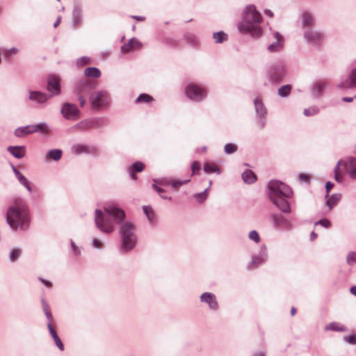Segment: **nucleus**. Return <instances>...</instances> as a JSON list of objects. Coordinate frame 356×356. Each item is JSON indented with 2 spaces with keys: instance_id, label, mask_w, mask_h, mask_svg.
Returning a JSON list of instances; mask_svg holds the SVG:
<instances>
[{
  "instance_id": "28",
  "label": "nucleus",
  "mask_w": 356,
  "mask_h": 356,
  "mask_svg": "<svg viewBox=\"0 0 356 356\" xmlns=\"http://www.w3.org/2000/svg\"><path fill=\"white\" fill-rule=\"evenodd\" d=\"M93 148L89 147L88 145L84 144H74L72 147V152L76 155L81 154H90L92 152Z\"/></svg>"
},
{
  "instance_id": "62",
  "label": "nucleus",
  "mask_w": 356,
  "mask_h": 356,
  "mask_svg": "<svg viewBox=\"0 0 356 356\" xmlns=\"http://www.w3.org/2000/svg\"><path fill=\"white\" fill-rule=\"evenodd\" d=\"M333 186H334V184L332 182H331L330 181H328L326 182V184H325V191H326L325 197H328L329 193L332 189Z\"/></svg>"
},
{
  "instance_id": "4",
  "label": "nucleus",
  "mask_w": 356,
  "mask_h": 356,
  "mask_svg": "<svg viewBox=\"0 0 356 356\" xmlns=\"http://www.w3.org/2000/svg\"><path fill=\"white\" fill-rule=\"evenodd\" d=\"M6 222L13 230L28 229L31 222L30 211L24 200L18 197L13 201V204L7 209Z\"/></svg>"
},
{
  "instance_id": "55",
  "label": "nucleus",
  "mask_w": 356,
  "mask_h": 356,
  "mask_svg": "<svg viewBox=\"0 0 356 356\" xmlns=\"http://www.w3.org/2000/svg\"><path fill=\"white\" fill-rule=\"evenodd\" d=\"M314 225H321L325 228H330L331 227V222L327 218L321 219L318 221H316Z\"/></svg>"
},
{
  "instance_id": "18",
  "label": "nucleus",
  "mask_w": 356,
  "mask_h": 356,
  "mask_svg": "<svg viewBox=\"0 0 356 356\" xmlns=\"http://www.w3.org/2000/svg\"><path fill=\"white\" fill-rule=\"evenodd\" d=\"M255 112L258 117L257 122L261 129L264 128L266 124L267 110L264 105L261 99L256 97L254 99Z\"/></svg>"
},
{
  "instance_id": "15",
  "label": "nucleus",
  "mask_w": 356,
  "mask_h": 356,
  "mask_svg": "<svg viewBox=\"0 0 356 356\" xmlns=\"http://www.w3.org/2000/svg\"><path fill=\"white\" fill-rule=\"evenodd\" d=\"M63 117L68 120H76L80 118V111L77 106L72 103H65L60 109Z\"/></svg>"
},
{
  "instance_id": "53",
  "label": "nucleus",
  "mask_w": 356,
  "mask_h": 356,
  "mask_svg": "<svg viewBox=\"0 0 356 356\" xmlns=\"http://www.w3.org/2000/svg\"><path fill=\"white\" fill-rule=\"evenodd\" d=\"M342 162H343V161H342V160H339V161L337 162V165H336V166H335V168H334V174H335V175H334V179H335L336 181H337V182H339V183H341V182H342V181H343V180H342V178L341 177V176H340V175H339V173L338 172V171H339V165H340L341 163H342Z\"/></svg>"
},
{
  "instance_id": "34",
  "label": "nucleus",
  "mask_w": 356,
  "mask_h": 356,
  "mask_svg": "<svg viewBox=\"0 0 356 356\" xmlns=\"http://www.w3.org/2000/svg\"><path fill=\"white\" fill-rule=\"evenodd\" d=\"M203 170L207 174L216 173L217 175H220L221 173L220 168L217 165L210 162H205L204 163Z\"/></svg>"
},
{
  "instance_id": "10",
  "label": "nucleus",
  "mask_w": 356,
  "mask_h": 356,
  "mask_svg": "<svg viewBox=\"0 0 356 356\" xmlns=\"http://www.w3.org/2000/svg\"><path fill=\"white\" fill-rule=\"evenodd\" d=\"M187 97L195 102L202 101L207 97V91L203 88L194 83H189L185 89Z\"/></svg>"
},
{
  "instance_id": "23",
  "label": "nucleus",
  "mask_w": 356,
  "mask_h": 356,
  "mask_svg": "<svg viewBox=\"0 0 356 356\" xmlns=\"http://www.w3.org/2000/svg\"><path fill=\"white\" fill-rule=\"evenodd\" d=\"M273 36L275 41L269 44L267 47V49L268 51L272 53L278 52L283 48V44L282 43V41L283 40V36L277 31H275L273 33Z\"/></svg>"
},
{
  "instance_id": "21",
  "label": "nucleus",
  "mask_w": 356,
  "mask_h": 356,
  "mask_svg": "<svg viewBox=\"0 0 356 356\" xmlns=\"http://www.w3.org/2000/svg\"><path fill=\"white\" fill-rule=\"evenodd\" d=\"M200 300L201 302L207 303L209 309L211 311L216 312L219 308V305L216 295L211 292L203 293L200 296Z\"/></svg>"
},
{
  "instance_id": "50",
  "label": "nucleus",
  "mask_w": 356,
  "mask_h": 356,
  "mask_svg": "<svg viewBox=\"0 0 356 356\" xmlns=\"http://www.w3.org/2000/svg\"><path fill=\"white\" fill-rule=\"evenodd\" d=\"M237 146L232 143H227L224 147V151L227 154H232L236 152Z\"/></svg>"
},
{
  "instance_id": "64",
  "label": "nucleus",
  "mask_w": 356,
  "mask_h": 356,
  "mask_svg": "<svg viewBox=\"0 0 356 356\" xmlns=\"http://www.w3.org/2000/svg\"><path fill=\"white\" fill-rule=\"evenodd\" d=\"M39 280L48 288H51L52 286V283L48 280H46L42 277H40Z\"/></svg>"
},
{
  "instance_id": "35",
  "label": "nucleus",
  "mask_w": 356,
  "mask_h": 356,
  "mask_svg": "<svg viewBox=\"0 0 356 356\" xmlns=\"http://www.w3.org/2000/svg\"><path fill=\"white\" fill-rule=\"evenodd\" d=\"M184 39L193 47L199 44V39L196 35L192 32H186L183 35Z\"/></svg>"
},
{
  "instance_id": "52",
  "label": "nucleus",
  "mask_w": 356,
  "mask_h": 356,
  "mask_svg": "<svg viewBox=\"0 0 356 356\" xmlns=\"http://www.w3.org/2000/svg\"><path fill=\"white\" fill-rule=\"evenodd\" d=\"M20 250L18 248H14L13 249L9 255V259L11 262H15L16 260L18 259V258L20 256Z\"/></svg>"
},
{
  "instance_id": "26",
  "label": "nucleus",
  "mask_w": 356,
  "mask_h": 356,
  "mask_svg": "<svg viewBox=\"0 0 356 356\" xmlns=\"http://www.w3.org/2000/svg\"><path fill=\"white\" fill-rule=\"evenodd\" d=\"M11 168H12V170L17 178V179L18 180V181L22 184L23 185L24 187H26V188L27 189V191L29 192V193H31L32 192V189H31V185H30V182L29 181L26 179V177L25 176H24L15 167L13 164H11Z\"/></svg>"
},
{
  "instance_id": "33",
  "label": "nucleus",
  "mask_w": 356,
  "mask_h": 356,
  "mask_svg": "<svg viewBox=\"0 0 356 356\" xmlns=\"http://www.w3.org/2000/svg\"><path fill=\"white\" fill-rule=\"evenodd\" d=\"M242 179L245 184H251L257 180V177L251 170H245L242 173Z\"/></svg>"
},
{
  "instance_id": "16",
  "label": "nucleus",
  "mask_w": 356,
  "mask_h": 356,
  "mask_svg": "<svg viewBox=\"0 0 356 356\" xmlns=\"http://www.w3.org/2000/svg\"><path fill=\"white\" fill-rule=\"evenodd\" d=\"M337 87L340 89L356 88V61L352 65L351 69L344 80Z\"/></svg>"
},
{
  "instance_id": "20",
  "label": "nucleus",
  "mask_w": 356,
  "mask_h": 356,
  "mask_svg": "<svg viewBox=\"0 0 356 356\" xmlns=\"http://www.w3.org/2000/svg\"><path fill=\"white\" fill-rule=\"evenodd\" d=\"M47 90L53 96L58 95L61 92L60 79L54 74H50L47 77Z\"/></svg>"
},
{
  "instance_id": "19",
  "label": "nucleus",
  "mask_w": 356,
  "mask_h": 356,
  "mask_svg": "<svg viewBox=\"0 0 356 356\" xmlns=\"http://www.w3.org/2000/svg\"><path fill=\"white\" fill-rule=\"evenodd\" d=\"M97 84L94 81L82 78L75 84L76 91L81 95L89 94L96 87Z\"/></svg>"
},
{
  "instance_id": "61",
  "label": "nucleus",
  "mask_w": 356,
  "mask_h": 356,
  "mask_svg": "<svg viewBox=\"0 0 356 356\" xmlns=\"http://www.w3.org/2000/svg\"><path fill=\"white\" fill-rule=\"evenodd\" d=\"M92 246L95 248L101 249L103 247V243L101 241L94 238L92 239Z\"/></svg>"
},
{
  "instance_id": "6",
  "label": "nucleus",
  "mask_w": 356,
  "mask_h": 356,
  "mask_svg": "<svg viewBox=\"0 0 356 356\" xmlns=\"http://www.w3.org/2000/svg\"><path fill=\"white\" fill-rule=\"evenodd\" d=\"M261 21L262 16L255 6L248 5L243 10V19L238 24V27L241 33L249 34L253 38H258L261 33L259 26Z\"/></svg>"
},
{
  "instance_id": "25",
  "label": "nucleus",
  "mask_w": 356,
  "mask_h": 356,
  "mask_svg": "<svg viewBox=\"0 0 356 356\" xmlns=\"http://www.w3.org/2000/svg\"><path fill=\"white\" fill-rule=\"evenodd\" d=\"M7 150L15 158L18 159L24 158L26 155V147L24 145L9 146Z\"/></svg>"
},
{
  "instance_id": "41",
  "label": "nucleus",
  "mask_w": 356,
  "mask_h": 356,
  "mask_svg": "<svg viewBox=\"0 0 356 356\" xmlns=\"http://www.w3.org/2000/svg\"><path fill=\"white\" fill-rule=\"evenodd\" d=\"M291 89H292L291 85H290V84L284 85L278 89V92H277L278 95L282 98L287 97L290 95Z\"/></svg>"
},
{
  "instance_id": "29",
  "label": "nucleus",
  "mask_w": 356,
  "mask_h": 356,
  "mask_svg": "<svg viewBox=\"0 0 356 356\" xmlns=\"http://www.w3.org/2000/svg\"><path fill=\"white\" fill-rule=\"evenodd\" d=\"M314 19L312 14L303 12L301 15V25L303 28L309 29L314 25Z\"/></svg>"
},
{
  "instance_id": "32",
  "label": "nucleus",
  "mask_w": 356,
  "mask_h": 356,
  "mask_svg": "<svg viewBox=\"0 0 356 356\" xmlns=\"http://www.w3.org/2000/svg\"><path fill=\"white\" fill-rule=\"evenodd\" d=\"M341 195L339 193H334L326 198V205L329 209L334 208L341 200Z\"/></svg>"
},
{
  "instance_id": "44",
  "label": "nucleus",
  "mask_w": 356,
  "mask_h": 356,
  "mask_svg": "<svg viewBox=\"0 0 356 356\" xmlns=\"http://www.w3.org/2000/svg\"><path fill=\"white\" fill-rule=\"evenodd\" d=\"M145 168V165L143 162L136 161L129 168V169L135 172H140L144 170Z\"/></svg>"
},
{
  "instance_id": "59",
  "label": "nucleus",
  "mask_w": 356,
  "mask_h": 356,
  "mask_svg": "<svg viewBox=\"0 0 356 356\" xmlns=\"http://www.w3.org/2000/svg\"><path fill=\"white\" fill-rule=\"evenodd\" d=\"M70 245L74 254L76 256L79 255L81 254V248L78 247L72 239L70 240Z\"/></svg>"
},
{
  "instance_id": "38",
  "label": "nucleus",
  "mask_w": 356,
  "mask_h": 356,
  "mask_svg": "<svg viewBox=\"0 0 356 356\" xmlns=\"http://www.w3.org/2000/svg\"><path fill=\"white\" fill-rule=\"evenodd\" d=\"M325 86L326 84L323 81L315 83L312 87L313 95L316 97H320L325 88Z\"/></svg>"
},
{
  "instance_id": "17",
  "label": "nucleus",
  "mask_w": 356,
  "mask_h": 356,
  "mask_svg": "<svg viewBox=\"0 0 356 356\" xmlns=\"http://www.w3.org/2000/svg\"><path fill=\"white\" fill-rule=\"evenodd\" d=\"M268 259V254L266 247L262 245L260 248L259 254L252 256L251 261L248 264L247 268L254 269L258 268L259 266L264 264Z\"/></svg>"
},
{
  "instance_id": "37",
  "label": "nucleus",
  "mask_w": 356,
  "mask_h": 356,
  "mask_svg": "<svg viewBox=\"0 0 356 356\" xmlns=\"http://www.w3.org/2000/svg\"><path fill=\"white\" fill-rule=\"evenodd\" d=\"M84 75L87 77L99 78L101 71L95 67H88L84 70Z\"/></svg>"
},
{
  "instance_id": "51",
  "label": "nucleus",
  "mask_w": 356,
  "mask_h": 356,
  "mask_svg": "<svg viewBox=\"0 0 356 356\" xmlns=\"http://www.w3.org/2000/svg\"><path fill=\"white\" fill-rule=\"evenodd\" d=\"M346 263L349 266H353L356 263V252L352 251L348 253Z\"/></svg>"
},
{
  "instance_id": "7",
  "label": "nucleus",
  "mask_w": 356,
  "mask_h": 356,
  "mask_svg": "<svg viewBox=\"0 0 356 356\" xmlns=\"http://www.w3.org/2000/svg\"><path fill=\"white\" fill-rule=\"evenodd\" d=\"M120 235L119 250L125 254L131 252L136 245L137 236L131 222H127L118 227Z\"/></svg>"
},
{
  "instance_id": "13",
  "label": "nucleus",
  "mask_w": 356,
  "mask_h": 356,
  "mask_svg": "<svg viewBox=\"0 0 356 356\" xmlns=\"http://www.w3.org/2000/svg\"><path fill=\"white\" fill-rule=\"evenodd\" d=\"M307 43L314 47H319L324 38L323 33L312 28L307 29L303 33Z\"/></svg>"
},
{
  "instance_id": "22",
  "label": "nucleus",
  "mask_w": 356,
  "mask_h": 356,
  "mask_svg": "<svg viewBox=\"0 0 356 356\" xmlns=\"http://www.w3.org/2000/svg\"><path fill=\"white\" fill-rule=\"evenodd\" d=\"M83 21V8L79 3H75L72 13L71 26L76 28Z\"/></svg>"
},
{
  "instance_id": "14",
  "label": "nucleus",
  "mask_w": 356,
  "mask_h": 356,
  "mask_svg": "<svg viewBox=\"0 0 356 356\" xmlns=\"http://www.w3.org/2000/svg\"><path fill=\"white\" fill-rule=\"evenodd\" d=\"M270 219L273 225L280 230L289 232L293 229L292 223L280 213H272Z\"/></svg>"
},
{
  "instance_id": "47",
  "label": "nucleus",
  "mask_w": 356,
  "mask_h": 356,
  "mask_svg": "<svg viewBox=\"0 0 356 356\" xmlns=\"http://www.w3.org/2000/svg\"><path fill=\"white\" fill-rule=\"evenodd\" d=\"M319 112V108L316 106H313L307 108H305L303 111V114L305 116H313L316 114H317Z\"/></svg>"
},
{
  "instance_id": "63",
  "label": "nucleus",
  "mask_w": 356,
  "mask_h": 356,
  "mask_svg": "<svg viewBox=\"0 0 356 356\" xmlns=\"http://www.w3.org/2000/svg\"><path fill=\"white\" fill-rule=\"evenodd\" d=\"M298 178L303 182L309 181V177L307 174L300 173L298 175Z\"/></svg>"
},
{
  "instance_id": "8",
  "label": "nucleus",
  "mask_w": 356,
  "mask_h": 356,
  "mask_svg": "<svg viewBox=\"0 0 356 356\" xmlns=\"http://www.w3.org/2000/svg\"><path fill=\"white\" fill-rule=\"evenodd\" d=\"M288 75L287 67L283 63H277L271 65L266 75L269 83L273 85L280 83Z\"/></svg>"
},
{
  "instance_id": "9",
  "label": "nucleus",
  "mask_w": 356,
  "mask_h": 356,
  "mask_svg": "<svg viewBox=\"0 0 356 356\" xmlns=\"http://www.w3.org/2000/svg\"><path fill=\"white\" fill-rule=\"evenodd\" d=\"M89 100L92 109L100 111L110 106L111 99L106 90H102L91 93Z\"/></svg>"
},
{
  "instance_id": "1",
  "label": "nucleus",
  "mask_w": 356,
  "mask_h": 356,
  "mask_svg": "<svg viewBox=\"0 0 356 356\" xmlns=\"http://www.w3.org/2000/svg\"><path fill=\"white\" fill-rule=\"evenodd\" d=\"M104 211L97 209L95 211V224L96 227L103 234H109L118 227L126 223V214L123 209L111 203L104 205Z\"/></svg>"
},
{
  "instance_id": "56",
  "label": "nucleus",
  "mask_w": 356,
  "mask_h": 356,
  "mask_svg": "<svg viewBox=\"0 0 356 356\" xmlns=\"http://www.w3.org/2000/svg\"><path fill=\"white\" fill-rule=\"evenodd\" d=\"M90 62V59L89 57L87 56H82L81 58H79L76 61L77 65H85L89 64Z\"/></svg>"
},
{
  "instance_id": "2",
  "label": "nucleus",
  "mask_w": 356,
  "mask_h": 356,
  "mask_svg": "<svg viewBox=\"0 0 356 356\" xmlns=\"http://www.w3.org/2000/svg\"><path fill=\"white\" fill-rule=\"evenodd\" d=\"M104 211L97 209L95 211V224L96 227L103 234H109L118 227L126 223V214L123 209L111 203L104 205Z\"/></svg>"
},
{
  "instance_id": "36",
  "label": "nucleus",
  "mask_w": 356,
  "mask_h": 356,
  "mask_svg": "<svg viewBox=\"0 0 356 356\" xmlns=\"http://www.w3.org/2000/svg\"><path fill=\"white\" fill-rule=\"evenodd\" d=\"M63 152L60 149H50L46 154L47 159H52L54 161H59L62 157Z\"/></svg>"
},
{
  "instance_id": "60",
  "label": "nucleus",
  "mask_w": 356,
  "mask_h": 356,
  "mask_svg": "<svg viewBox=\"0 0 356 356\" xmlns=\"http://www.w3.org/2000/svg\"><path fill=\"white\" fill-rule=\"evenodd\" d=\"M41 303H42V310H43L44 314H49V313H51L50 308H49L47 302L45 301V300L44 298L41 299Z\"/></svg>"
},
{
  "instance_id": "46",
  "label": "nucleus",
  "mask_w": 356,
  "mask_h": 356,
  "mask_svg": "<svg viewBox=\"0 0 356 356\" xmlns=\"http://www.w3.org/2000/svg\"><path fill=\"white\" fill-rule=\"evenodd\" d=\"M208 188L204 189L202 192L195 193L193 197L198 203H202L207 198Z\"/></svg>"
},
{
  "instance_id": "40",
  "label": "nucleus",
  "mask_w": 356,
  "mask_h": 356,
  "mask_svg": "<svg viewBox=\"0 0 356 356\" xmlns=\"http://www.w3.org/2000/svg\"><path fill=\"white\" fill-rule=\"evenodd\" d=\"M212 37L216 43H222L228 40V35L222 31L213 33Z\"/></svg>"
},
{
  "instance_id": "24",
  "label": "nucleus",
  "mask_w": 356,
  "mask_h": 356,
  "mask_svg": "<svg viewBox=\"0 0 356 356\" xmlns=\"http://www.w3.org/2000/svg\"><path fill=\"white\" fill-rule=\"evenodd\" d=\"M343 165L347 168V172L353 179H356V157L350 156L348 161H344Z\"/></svg>"
},
{
  "instance_id": "5",
  "label": "nucleus",
  "mask_w": 356,
  "mask_h": 356,
  "mask_svg": "<svg viewBox=\"0 0 356 356\" xmlns=\"http://www.w3.org/2000/svg\"><path fill=\"white\" fill-rule=\"evenodd\" d=\"M268 197L272 203L282 213H290L291 207L289 200L293 191L289 186L278 180H271L268 184Z\"/></svg>"
},
{
  "instance_id": "48",
  "label": "nucleus",
  "mask_w": 356,
  "mask_h": 356,
  "mask_svg": "<svg viewBox=\"0 0 356 356\" xmlns=\"http://www.w3.org/2000/svg\"><path fill=\"white\" fill-rule=\"evenodd\" d=\"M133 42H134V38H131L127 43L124 44L121 47L122 52L125 54L129 52L134 48Z\"/></svg>"
},
{
  "instance_id": "45",
  "label": "nucleus",
  "mask_w": 356,
  "mask_h": 356,
  "mask_svg": "<svg viewBox=\"0 0 356 356\" xmlns=\"http://www.w3.org/2000/svg\"><path fill=\"white\" fill-rule=\"evenodd\" d=\"M154 101V98L148 94L142 93L136 99V103H147Z\"/></svg>"
},
{
  "instance_id": "11",
  "label": "nucleus",
  "mask_w": 356,
  "mask_h": 356,
  "mask_svg": "<svg viewBox=\"0 0 356 356\" xmlns=\"http://www.w3.org/2000/svg\"><path fill=\"white\" fill-rule=\"evenodd\" d=\"M51 97V95L40 90H29V101L38 108H44Z\"/></svg>"
},
{
  "instance_id": "57",
  "label": "nucleus",
  "mask_w": 356,
  "mask_h": 356,
  "mask_svg": "<svg viewBox=\"0 0 356 356\" xmlns=\"http://www.w3.org/2000/svg\"><path fill=\"white\" fill-rule=\"evenodd\" d=\"M343 340H344V341H346L348 343L355 345V344H356V334H350L348 337H345L343 338Z\"/></svg>"
},
{
  "instance_id": "43",
  "label": "nucleus",
  "mask_w": 356,
  "mask_h": 356,
  "mask_svg": "<svg viewBox=\"0 0 356 356\" xmlns=\"http://www.w3.org/2000/svg\"><path fill=\"white\" fill-rule=\"evenodd\" d=\"M325 330L336 332H343L345 331V327L343 325H341L339 323L332 322L327 325L325 327Z\"/></svg>"
},
{
  "instance_id": "54",
  "label": "nucleus",
  "mask_w": 356,
  "mask_h": 356,
  "mask_svg": "<svg viewBox=\"0 0 356 356\" xmlns=\"http://www.w3.org/2000/svg\"><path fill=\"white\" fill-rule=\"evenodd\" d=\"M248 237L250 240H252L255 243L260 241V237L259 233L256 230H252L249 233Z\"/></svg>"
},
{
  "instance_id": "3",
  "label": "nucleus",
  "mask_w": 356,
  "mask_h": 356,
  "mask_svg": "<svg viewBox=\"0 0 356 356\" xmlns=\"http://www.w3.org/2000/svg\"><path fill=\"white\" fill-rule=\"evenodd\" d=\"M104 211L97 209L95 211V224L96 227L103 234H109L118 227L126 223V214L123 209L111 203L104 205Z\"/></svg>"
},
{
  "instance_id": "39",
  "label": "nucleus",
  "mask_w": 356,
  "mask_h": 356,
  "mask_svg": "<svg viewBox=\"0 0 356 356\" xmlns=\"http://www.w3.org/2000/svg\"><path fill=\"white\" fill-rule=\"evenodd\" d=\"M153 181L154 183L152 184V188L157 193L159 194L160 197L163 200H171L172 197L165 194V190H164L163 188H161L160 186H156V181L155 179H153Z\"/></svg>"
},
{
  "instance_id": "42",
  "label": "nucleus",
  "mask_w": 356,
  "mask_h": 356,
  "mask_svg": "<svg viewBox=\"0 0 356 356\" xmlns=\"http://www.w3.org/2000/svg\"><path fill=\"white\" fill-rule=\"evenodd\" d=\"M32 127H33L34 133L43 132L47 134L49 132L48 124L44 122L32 124Z\"/></svg>"
},
{
  "instance_id": "30",
  "label": "nucleus",
  "mask_w": 356,
  "mask_h": 356,
  "mask_svg": "<svg viewBox=\"0 0 356 356\" xmlns=\"http://www.w3.org/2000/svg\"><path fill=\"white\" fill-rule=\"evenodd\" d=\"M48 330L49 332V334L51 335V337L54 339L55 345L58 347V348L60 350H64V345H63L62 341L60 340V337L57 334V333H56V330H54L53 325H49Z\"/></svg>"
},
{
  "instance_id": "49",
  "label": "nucleus",
  "mask_w": 356,
  "mask_h": 356,
  "mask_svg": "<svg viewBox=\"0 0 356 356\" xmlns=\"http://www.w3.org/2000/svg\"><path fill=\"white\" fill-rule=\"evenodd\" d=\"M190 181V179L184 180H172L170 181V186L175 190H178L182 185L186 184Z\"/></svg>"
},
{
  "instance_id": "12",
  "label": "nucleus",
  "mask_w": 356,
  "mask_h": 356,
  "mask_svg": "<svg viewBox=\"0 0 356 356\" xmlns=\"http://www.w3.org/2000/svg\"><path fill=\"white\" fill-rule=\"evenodd\" d=\"M107 124V120L104 118H92L90 119H86L79 122L75 125L78 129H99L103 127Z\"/></svg>"
},
{
  "instance_id": "31",
  "label": "nucleus",
  "mask_w": 356,
  "mask_h": 356,
  "mask_svg": "<svg viewBox=\"0 0 356 356\" xmlns=\"http://www.w3.org/2000/svg\"><path fill=\"white\" fill-rule=\"evenodd\" d=\"M143 210L149 224L154 225L156 222V217L152 207L149 205L143 206Z\"/></svg>"
},
{
  "instance_id": "58",
  "label": "nucleus",
  "mask_w": 356,
  "mask_h": 356,
  "mask_svg": "<svg viewBox=\"0 0 356 356\" xmlns=\"http://www.w3.org/2000/svg\"><path fill=\"white\" fill-rule=\"evenodd\" d=\"M201 169V163L200 161H195L193 162L191 165V170L193 172V175L195 173L196 171H200Z\"/></svg>"
},
{
  "instance_id": "27",
  "label": "nucleus",
  "mask_w": 356,
  "mask_h": 356,
  "mask_svg": "<svg viewBox=\"0 0 356 356\" xmlns=\"http://www.w3.org/2000/svg\"><path fill=\"white\" fill-rule=\"evenodd\" d=\"M32 134H34L33 127H32V124L17 127L14 131L15 136L17 138L26 137L28 135Z\"/></svg>"
}]
</instances>
